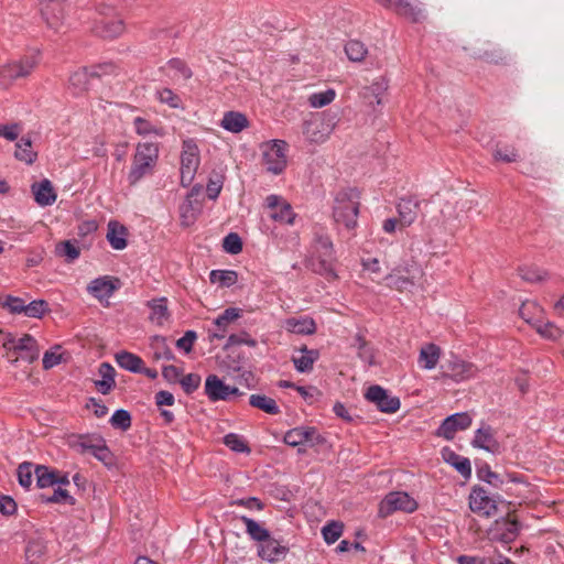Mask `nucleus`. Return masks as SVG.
<instances>
[{"label":"nucleus","mask_w":564,"mask_h":564,"mask_svg":"<svg viewBox=\"0 0 564 564\" xmlns=\"http://www.w3.org/2000/svg\"><path fill=\"white\" fill-rule=\"evenodd\" d=\"M333 242L328 236L316 234L312 246V254L307 260V268L325 276L328 281L337 278L334 269Z\"/></svg>","instance_id":"1"},{"label":"nucleus","mask_w":564,"mask_h":564,"mask_svg":"<svg viewBox=\"0 0 564 564\" xmlns=\"http://www.w3.org/2000/svg\"><path fill=\"white\" fill-rule=\"evenodd\" d=\"M360 206V193L356 188L340 191L334 203L333 217L336 224L352 229L357 225Z\"/></svg>","instance_id":"2"},{"label":"nucleus","mask_w":564,"mask_h":564,"mask_svg":"<svg viewBox=\"0 0 564 564\" xmlns=\"http://www.w3.org/2000/svg\"><path fill=\"white\" fill-rule=\"evenodd\" d=\"M159 159V147L155 143H139L133 155L128 174L130 185H135L141 178L151 174Z\"/></svg>","instance_id":"3"},{"label":"nucleus","mask_w":564,"mask_h":564,"mask_svg":"<svg viewBox=\"0 0 564 564\" xmlns=\"http://www.w3.org/2000/svg\"><path fill=\"white\" fill-rule=\"evenodd\" d=\"M40 63V54L34 51L19 59L10 61L0 67V80L4 86L15 80L29 77Z\"/></svg>","instance_id":"4"},{"label":"nucleus","mask_w":564,"mask_h":564,"mask_svg":"<svg viewBox=\"0 0 564 564\" xmlns=\"http://www.w3.org/2000/svg\"><path fill=\"white\" fill-rule=\"evenodd\" d=\"M337 115L323 112L318 117L307 119L302 124V132L307 142L324 143L337 126Z\"/></svg>","instance_id":"5"},{"label":"nucleus","mask_w":564,"mask_h":564,"mask_svg":"<svg viewBox=\"0 0 564 564\" xmlns=\"http://www.w3.org/2000/svg\"><path fill=\"white\" fill-rule=\"evenodd\" d=\"M423 272L420 265L413 260H406L397 265L384 278L386 284L400 292L410 290L422 276Z\"/></svg>","instance_id":"6"},{"label":"nucleus","mask_w":564,"mask_h":564,"mask_svg":"<svg viewBox=\"0 0 564 564\" xmlns=\"http://www.w3.org/2000/svg\"><path fill=\"white\" fill-rule=\"evenodd\" d=\"M288 143L272 140L262 144V160L268 172L280 174L286 167Z\"/></svg>","instance_id":"7"},{"label":"nucleus","mask_w":564,"mask_h":564,"mask_svg":"<svg viewBox=\"0 0 564 564\" xmlns=\"http://www.w3.org/2000/svg\"><path fill=\"white\" fill-rule=\"evenodd\" d=\"M199 150L193 139L183 141L181 154V184L189 186L199 166Z\"/></svg>","instance_id":"8"},{"label":"nucleus","mask_w":564,"mask_h":564,"mask_svg":"<svg viewBox=\"0 0 564 564\" xmlns=\"http://www.w3.org/2000/svg\"><path fill=\"white\" fill-rule=\"evenodd\" d=\"M417 503L406 492L394 491L388 494L380 502L379 514L380 517H388L394 511L413 512L416 510Z\"/></svg>","instance_id":"9"},{"label":"nucleus","mask_w":564,"mask_h":564,"mask_svg":"<svg viewBox=\"0 0 564 564\" xmlns=\"http://www.w3.org/2000/svg\"><path fill=\"white\" fill-rule=\"evenodd\" d=\"M365 398L384 413H395L401 404L398 397L389 394L386 389L378 384L370 386L365 393Z\"/></svg>","instance_id":"10"},{"label":"nucleus","mask_w":564,"mask_h":564,"mask_svg":"<svg viewBox=\"0 0 564 564\" xmlns=\"http://www.w3.org/2000/svg\"><path fill=\"white\" fill-rule=\"evenodd\" d=\"M205 394L210 401L217 402L227 401L230 395H241L243 393L238 388L226 384L218 376L209 375L205 380Z\"/></svg>","instance_id":"11"},{"label":"nucleus","mask_w":564,"mask_h":564,"mask_svg":"<svg viewBox=\"0 0 564 564\" xmlns=\"http://www.w3.org/2000/svg\"><path fill=\"white\" fill-rule=\"evenodd\" d=\"M283 441L285 444L296 447L304 444H319L323 442V437L318 434L315 427L299 426L288 431Z\"/></svg>","instance_id":"12"},{"label":"nucleus","mask_w":564,"mask_h":564,"mask_svg":"<svg viewBox=\"0 0 564 564\" xmlns=\"http://www.w3.org/2000/svg\"><path fill=\"white\" fill-rule=\"evenodd\" d=\"M267 207L271 210L270 217L275 221L292 225L295 219V213L290 203L278 195H270L265 199Z\"/></svg>","instance_id":"13"},{"label":"nucleus","mask_w":564,"mask_h":564,"mask_svg":"<svg viewBox=\"0 0 564 564\" xmlns=\"http://www.w3.org/2000/svg\"><path fill=\"white\" fill-rule=\"evenodd\" d=\"M471 425V417L468 413H455L446 417L437 430V435L446 440H453L457 431H463Z\"/></svg>","instance_id":"14"},{"label":"nucleus","mask_w":564,"mask_h":564,"mask_svg":"<svg viewBox=\"0 0 564 564\" xmlns=\"http://www.w3.org/2000/svg\"><path fill=\"white\" fill-rule=\"evenodd\" d=\"M64 2L65 1L42 0V17L46 24L55 31H58L64 22Z\"/></svg>","instance_id":"15"},{"label":"nucleus","mask_w":564,"mask_h":564,"mask_svg":"<svg viewBox=\"0 0 564 564\" xmlns=\"http://www.w3.org/2000/svg\"><path fill=\"white\" fill-rule=\"evenodd\" d=\"M469 507L474 512L482 513L487 517L497 510L496 501L481 487L473 488L469 495Z\"/></svg>","instance_id":"16"},{"label":"nucleus","mask_w":564,"mask_h":564,"mask_svg":"<svg viewBox=\"0 0 564 564\" xmlns=\"http://www.w3.org/2000/svg\"><path fill=\"white\" fill-rule=\"evenodd\" d=\"M471 445L491 454H499L501 446L496 438L495 431L490 425H482L475 432Z\"/></svg>","instance_id":"17"},{"label":"nucleus","mask_w":564,"mask_h":564,"mask_svg":"<svg viewBox=\"0 0 564 564\" xmlns=\"http://www.w3.org/2000/svg\"><path fill=\"white\" fill-rule=\"evenodd\" d=\"M382 6L392 9L399 15H402L412 22H419L424 19L422 8L411 3L409 0H378Z\"/></svg>","instance_id":"18"},{"label":"nucleus","mask_w":564,"mask_h":564,"mask_svg":"<svg viewBox=\"0 0 564 564\" xmlns=\"http://www.w3.org/2000/svg\"><path fill=\"white\" fill-rule=\"evenodd\" d=\"M203 208L202 202L198 199V192L193 188L186 196L185 202L180 207L182 225L188 227L198 217Z\"/></svg>","instance_id":"19"},{"label":"nucleus","mask_w":564,"mask_h":564,"mask_svg":"<svg viewBox=\"0 0 564 564\" xmlns=\"http://www.w3.org/2000/svg\"><path fill=\"white\" fill-rule=\"evenodd\" d=\"M31 189L35 202L40 206H50L54 204L57 198L53 184L47 178H44L37 183H33Z\"/></svg>","instance_id":"20"},{"label":"nucleus","mask_w":564,"mask_h":564,"mask_svg":"<svg viewBox=\"0 0 564 564\" xmlns=\"http://www.w3.org/2000/svg\"><path fill=\"white\" fill-rule=\"evenodd\" d=\"M297 355H293L292 361L299 372H310L314 362L319 358L316 349H308L305 345L296 349Z\"/></svg>","instance_id":"21"},{"label":"nucleus","mask_w":564,"mask_h":564,"mask_svg":"<svg viewBox=\"0 0 564 564\" xmlns=\"http://www.w3.org/2000/svg\"><path fill=\"white\" fill-rule=\"evenodd\" d=\"M447 368L449 372L443 376L449 377L457 382L474 377L477 371V368L473 364L459 359L449 361Z\"/></svg>","instance_id":"22"},{"label":"nucleus","mask_w":564,"mask_h":564,"mask_svg":"<svg viewBox=\"0 0 564 564\" xmlns=\"http://www.w3.org/2000/svg\"><path fill=\"white\" fill-rule=\"evenodd\" d=\"M127 228L118 221L108 223L107 239L113 249L122 250L127 247Z\"/></svg>","instance_id":"23"},{"label":"nucleus","mask_w":564,"mask_h":564,"mask_svg":"<svg viewBox=\"0 0 564 564\" xmlns=\"http://www.w3.org/2000/svg\"><path fill=\"white\" fill-rule=\"evenodd\" d=\"M399 223L401 227H408L417 217L419 203L413 199H401L398 204Z\"/></svg>","instance_id":"24"},{"label":"nucleus","mask_w":564,"mask_h":564,"mask_svg":"<svg viewBox=\"0 0 564 564\" xmlns=\"http://www.w3.org/2000/svg\"><path fill=\"white\" fill-rule=\"evenodd\" d=\"M105 18L100 20V35L104 37L113 39L121 35L124 31L123 20L116 17H109L108 12H102Z\"/></svg>","instance_id":"25"},{"label":"nucleus","mask_w":564,"mask_h":564,"mask_svg":"<svg viewBox=\"0 0 564 564\" xmlns=\"http://www.w3.org/2000/svg\"><path fill=\"white\" fill-rule=\"evenodd\" d=\"M442 455L444 460L455 467L463 477L468 478L471 475V466L468 458L456 454L449 448H444Z\"/></svg>","instance_id":"26"},{"label":"nucleus","mask_w":564,"mask_h":564,"mask_svg":"<svg viewBox=\"0 0 564 564\" xmlns=\"http://www.w3.org/2000/svg\"><path fill=\"white\" fill-rule=\"evenodd\" d=\"M87 290L95 297L102 299L111 296L116 290V285L109 276H101L93 280Z\"/></svg>","instance_id":"27"},{"label":"nucleus","mask_w":564,"mask_h":564,"mask_svg":"<svg viewBox=\"0 0 564 564\" xmlns=\"http://www.w3.org/2000/svg\"><path fill=\"white\" fill-rule=\"evenodd\" d=\"M286 551L288 549L285 546L281 545L276 540L269 536L268 540L263 541V544L259 551V555L264 560L274 562L282 558Z\"/></svg>","instance_id":"28"},{"label":"nucleus","mask_w":564,"mask_h":564,"mask_svg":"<svg viewBox=\"0 0 564 564\" xmlns=\"http://www.w3.org/2000/svg\"><path fill=\"white\" fill-rule=\"evenodd\" d=\"M241 316V310L237 307L226 308L215 321L214 324L218 327L219 333H215L213 337L221 339L225 337L226 328L229 324L237 321Z\"/></svg>","instance_id":"29"},{"label":"nucleus","mask_w":564,"mask_h":564,"mask_svg":"<svg viewBox=\"0 0 564 564\" xmlns=\"http://www.w3.org/2000/svg\"><path fill=\"white\" fill-rule=\"evenodd\" d=\"M441 357V348L435 344L423 346L419 355V364L424 369H433L436 367Z\"/></svg>","instance_id":"30"},{"label":"nucleus","mask_w":564,"mask_h":564,"mask_svg":"<svg viewBox=\"0 0 564 564\" xmlns=\"http://www.w3.org/2000/svg\"><path fill=\"white\" fill-rule=\"evenodd\" d=\"M116 361L119 367L133 373L141 372L143 366V360L139 356L126 350L116 354Z\"/></svg>","instance_id":"31"},{"label":"nucleus","mask_w":564,"mask_h":564,"mask_svg":"<svg viewBox=\"0 0 564 564\" xmlns=\"http://www.w3.org/2000/svg\"><path fill=\"white\" fill-rule=\"evenodd\" d=\"M248 126V119L240 112L229 111L226 112L223 120L221 127L230 132H241Z\"/></svg>","instance_id":"32"},{"label":"nucleus","mask_w":564,"mask_h":564,"mask_svg":"<svg viewBox=\"0 0 564 564\" xmlns=\"http://www.w3.org/2000/svg\"><path fill=\"white\" fill-rule=\"evenodd\" d=\"M90 68L84 67L75 70L69 76V86L74 90V94H82L88 89L90 79Z\"/></svg>","instance_id":"33"},{"label":"nucleus","mask_w":564,"mask_h":564,"mask_svg":"<svg viewBox=\"0 0 564 564\" xmlns=\"http://www.w3.org/2000/svg\"><path fill=\"white\" fill-rule=\"evenodd\" d=\"M15 158L19 161L32 164L35 162L37 154L32 151V141L30 137H22L15 144Z\"/></svg>","instance_id":"34"},{"label":"nucleus","mask_w":564,"mask_h":564,"mask_svg":"<svg viewBox=\"0 0 564 564\" xmlns=\"http://www.w3.org/2000/svg\"><path fill=\"white\" fill-rule=\"evenodd\" d=\"M151 348L153 349L154 360H175V355L166 344V338L163 336H154L151 339Z\"/></svg>","instance_id":"35"},{"label":"nucleus","mask_w":564,"mask_h":564,"mask_svg":"<svg viewBox=\"0 0 564 564\" xmlns=\"http://www.w3.org/2000/svg\"><path fill=\"white\" fill-rule=\"evenodd\" d=\"M520 316L533 327L543 315L542 307L533 301H525L519 308Z\"/></svg>","instance_id":"36"},{"label":"nucleus","mask_w":564,"mask_h":564,"mask_svg":"<svg viewBox=\"0 0 564 564\" xmlns=\"http://www.w3.org/2000/svg\"><path fill=\"white\" fill-rule=\"evenodd\" d=\"M285 328L294 334H313L316 330V326L311 318H289L285 322Z\"/></svg>","instance_id":"37"},{"label":"nucleus","mask_w":564,"mask_h":564,"mask_svg":"<svg viewBox=\"0 0 564 564\" xmlns=\"http://www.w3.org/2000/svg\"><path fill=\"white\" fill-rule=\"evenodd\" d=\"M249 403L251 406L260 409L268 414L280 413V409L275 400L263 394H251Z\"/></svg>","instance_id":"38"},{"label":"nucleus","mask_w":564,"mask_h":564,"mask_svg":"<svg viewBox=\"0 0 564 564\" xmlns=\"http://www.w3.org/2000/svg\"><path fill=\"white\" fill-rule=\"evenodd\" d=\"M151 307L152 312L150 315V319L158 325H162L165 321H167L170 314L166 305V300L164 297L152 300L148 303Z\"/></svg>","instance_id":"39"},{"label":"nucleus","mask_w":564,"mask_h":564,"mask_svg":"<svg viewBox=\"0 0 564 564\" xmlns=\"http://www.w3.org/2000/svg\"><path fill=\"white\" fill-rule=\"evenodd\" d=\"M209 280L219 286L229 288L237 282L238 275L232 270H213L209 274Z\"/></svg>","instance_id":"40"},{"label":"nucleus","mask_w":564,"mask_h":564,"mask_svg":"<svg viewBox=\"0 0 564 564\" xmlns=\"http://www.w3.org/2000/svg\"><path fill=\"white\" fill-rule=\"evenodd\" d=\"M36 484L40 488H46L56 485V470L44 465H37L34 469Z\"/></svg>","instance_id":"41"},{"label":"nucleus","mask_w":564,"mask_h":564,"mask_svg":"<svg viewBox=\"0 0 564 564\" xmlns=\"http://www.w3.org/2000/svg\"><path fill=\"white\" fill-rule=\"evenodd\" d=\"M352 347L357 349L359 358L369 364H373V349L364 336L357 334L354 338Z\"/></svg>","instance_id":"42"},{"label":"nucleus","mask_w":564,"mask_h":564,"mask_svg":"<svg viewBox=\"0 0 564 564\" xmlns=\"http://www.w3.org/2000/svg\"><path fill=\"white\" fill-rule=\"evenodd\" d=\"M241 521L246 524L247 533L256 541L263 542L268 540L270 533L267 529L262 528L257 521L242 516Z\"/></svg>","instance_id":"43"},{"label":"nucleus","mask_w":564,"mask_h":564,"mask_svg":"<svg viewBox=\"0 0 564 564\" xmlns=\"http://www.w3.org/2000/svg\"><path fill=\"white\" fill-rule=\"evenodd\" d=\"M492 155L496 161H502L506 163L516 162L520 158L519 151L513 145L508 144H497Z\"/></svg>","instance_id":"44"},{"label":"nucleus","mask_w":564,"mask_h":564,"mask_svg":"<svg viewBox=\"0 0 564 564\" xmlns=\"http://www.w3.org/2000/svg\"><path fill=\"white\" fill-rule=\"evenodd\" d=\"M133 126L135 129V132L140 135H148V134H156V135H164V130L162 127H156L152 124L150 121H148L144 118L137 117L133 120Z\"/></svg>","instance_id":"45"},{"label":"nucleus","mask_w":564,"mask_h":564,"mask_svg":"<svg viewBox=\"0 0 564 564\" xmlns=\"http://www.w3.org/2000/svg\"><path fill=\"white\" fill-rule=\"evenodd\" d=\"M345 53L351 62H361L367 54V48L362 42L351 40L345 45Z\"/></svg>","instance_id":"46"},{"label":"nucleus","mask_w":564,"mask_h":564,"mask_svg":"<svg viewBox=\"0 0 564 564\" xmlns=\"http://www.w3.org/2000/svg\"><path fill=\"white\" fill-rule=\"evenodd\" d=\"M336 97V91L332 88L324 91L314 93L308 97V104L313 108H322L329 105Z\"/></svg>","instance_id":"47"},{"label":"nucleus","mask_w":564,"mask_h":564,"mask_svg":"<svg viewBox=\"0 0 564 564\" xmlns=\"http://www.w3.org/2000/svg\"><path fill=\"white\" fill-rule=\"evenodd\" d=\"M224 444L236 453H250V447L245 438L236 433L225 435Z\"/></svg>","instance_id":"48"},{"label":"nucleus","mask_w":564,"mask_h":564,"mask_svg":"<svg viewBox=\"0 0 564 564\" xmlns=\"http://www.w3.org/2000/svg\"><path fill=\"white\" fill-rule=\"evenodd\" d=\"M48 311V303L46 301L34 300L25 304L23 314L28 317L41 318Z\"/></svg>","instance_id":"49"},{"label":"nucleus","mask_w":564,"mask_h":564,"mask_svg":"<svg viewBox=\"0 0 564 564\" xmlns=\"http://www.w3.org/2000/svg\"><path fill=\"white\" fill-rule=\"evenodd\" d=\"M534 328L541 336L553 340L558 338L562 334L561 329L556 325L550 322H545L543 316L534 325Z\"/></svg>","instance_id":"50"},{"label":"nucleus","mask_w":564,"mask_h":564,"mask_svg":"<svg viewBox=\"0 0 564 564\" xmlns=\"http://www.w3.org/2000/svg\"><path fill=\"white\" fill-rule=\"evenodd\" d=\"M41 500L46 503H75V499L68 494V491L61 487L56 488L51 496L41 495Z\"/></svg>","instance_id":"51"},{"label":"nucleus","mask_w":564,"mask_h":564,"mask_svg":"<svg viewBox=\"0 0 564 564\" xmlns=\"http://www.w3.org/2000/svg\"><path fill=\"white\" fill-rule=\"evenodd\" d=\"M25 304L24 300L17 296H0V305L12 314H23Z\"/></svg>","instance_id":"52"},{"label":"nucleus","mask_w":564,"mask_h":564,"mask_svg":"<svg viewBox=\"0 0 564 564\" xmlns=\"http://www.w3.org/2000/svg\"><path fill=\"white\" fill-rule=\"evenodd\" d=\"M98 436L79 435L72 441L70 446L80 454L90 453L96 446Z\"/></svg>","instance_id":"53"},{"label":"nucleus","mask_w":564,"mask_h":564,"mask_svg":"<svg viewBox=\"0 0 564 564\" xmlns=\"http://www.w3.org/2000/svg\"><path fill=\"white\" fill-rule=\"evenodd\" d=\"M44 553V545L41 542L32 541L25 549V558L30 564H39Z\"/></svg>","instance_id":"54"},{"label":"nucleus","mask_w":564,"mask_h":564,"mask_svg":"<svg viewBox=\"0 0 564 564\" xmlns=\"http://www.w3.org/2000/svg\"><path fill=\"white\" fill-rule=\"evenodd\" d=\"M110 424L115 429L127 431L131 426V415L128 411L119 409L110 417Z\"/></svg>","instance_id":"55"},{"label":"nucleus","mask_w":564,"mask_h":564,"mask_svg":"<svg viewBox=\"0 0 564 564\" xmlns=\"http://www.w3.org/2000/svg\"><path fill=\"white\" fill-rule=\"evenodd\" d=\"M4 346L8 348H13L15 350L33 351L36 346V340L30 335H24L18 340L13 338L9 339L7 343H4Z\"/></svg>","instance_id":"56"},{"label":"nucleus","mask_w":564,"mask_h":564,"mask_svg":"<svg viewBox=\"0 0 564 564\" xmlns=\"http://www.w3.org/2000/svg\"><path fill=\"white\" fill-rule=\"evenodd\" d=\"M519 274L524 281L539 282L544 280L546 272L536 267H521L519 268Z\"/></svg>","instance_id":"57"},{"label":"nucleus","mask_w":564,"mask_h":564,"mask_svg":"<svg viewBox=\"0 0 564 564\" xmlns=\"http://www.w3.org/2000/svg\"><path fill=\"white\" fill-rule=\"evenodd\" d=\"M223 248L230 254H237L242 250V241L238 234H228L223 241Z\"/></svg>","instance_id":"58"},{"label":"nucleus","mask_w":564,"mask_h":564,"mask_svg":"<svg viewBox=\"0 0 564 564\" xmlns=\"http://www.w3.org/2000/svg\"><path fill=\"white\" fill-rule=\"evenodd\" d=\"M56 251L61 257H65L68 261H74L80 254L79 248L68 240L58 243Z\"/></svg>","instance_id":"59"},{"label":"nucleus","mask_w":564,"mask_h":564,"mask_svg":"<svg viewBox=\"0 0 564 564\" xmlns=\"http://www.w3.org/2000/svg\"><path fill=\"white\" fill-rule=\"evenodd\" d=\"M343 525L337 522L326 524L323 530V538L327 544L335 543L341 535Z\"/></svg>","instance_id":"60"},{"label":"nucleus","mask_w":564,"mask_h":564,"mask_svg":"<svg viewBox=\"0 0 564 564\" xmlns=\"http://www.w3.org/2000/svg\"><path fill=\"white\" fill-rule=\"evenodd\" d=\"M200 376L197 373H188L183 376L180 380V384L186 394L193 393L200 386Z\"/></svg>","instance_id":"61"},{"label":"nucleus","mask_w":564,"mask_h":564,"mask_svg":"<svg viewBox=\"0 0 564 564\" xmlns=\"http://www.w3.org/2000/svg\"><path fill=\"white\" fill-rule=\"evenodd\" d=\"M478 477L481 480H484L497 488L501 487L502 484L505 482V478L501 477V475H499L495 471H491L488 466L478 469Z\"/></svg>","instance_id":"62"},{"label":"nucleus","mask_w":564,"mask_h":564,"mask_svg":"<svg viewBox=\"0 0 564 564\" xmlns=\"http://www.w3.org/2000/svg\"><path fill=\"white\" fill-rule=\"evenodd\" d=\"M18 480L24 488H30L33 481V470L31 463H22L18 467Z\"/></svg>","instance_id":"63"},{"label":"nucleus","mask_w":564,"mask_h":564,"mask_svg":"<svg viewBox=\"0 0 564 564\" xmlns=\"http://www.w3.org/2000/svg\"><path fill=\"white\" fill-rule=\"evenodd\" d=\"M167 67L175 72L183 79H189L192 77V70L187 67L186 63L178 58H172L167 63Z\"/></svg>","instance_id":"64"}]
</instances>
